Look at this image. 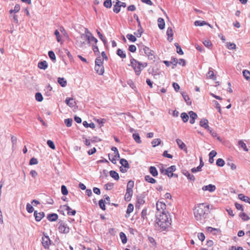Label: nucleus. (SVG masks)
Masks as SVG:
<instances>
[{
    "instance_id": "obj_36",
    "label": "nucleus",
    "mask_w": 250,
    "mask_h": 250,
    "mask_svg": "<svg viewBox=\"0 0 250 250\" xmlns=\"http://www.w3.org/2000/svg\"><path fill=\"white\" fill-rule=\"evenodd\" d=\"M145 179L146 181H147L149 183H150L151 184H154V183H156L155 179H154V178H153L149 175H146L145 177Z\"/></svg>"
},
{
    "instance_id": "obj_3",
    "label": "nucleus",
    "mask_w": 250,
    "mask_h": 250,
    "mask_svg": "<svg viewBox=\"0 0 250 250\" xmlns=\"http://www.w3.org/2000/svg\"><path fill=\"white\" fill-rule=\"evenodd\" d=\"M130 65L133 67L136 75L139 76L143 69L147 66V63L146 62L142 63L131 57L130 59Z\"/></svg>"
},
{
    "instance_id": "obj_59",
    "label": "nucleus",
    "mask_w": 250,
    "mask_h": 250,
    "mask_svg": "<svg viewBox=\"0 0 250 250\" xmlns=\"http://www.w3.org/2000/svg\"><path fill=\"white\" fill-rule=\"evenodd\" d=\"M134 183L133 181H132V180L129 181L127 183V185L126 189L132 190V188L134 187Z\"/></svg>"
},
{
    "instance_id": "obj_16",
    "label": "nucleus",
    "mask_w": 250,
    "mask_h": 250,
    "mask_svg": "<svg viewBox=\"0 0 250 250\" xmlns=\"http://www.w3.org/2000/svg\"><path fill=\"white\" fill-rule=\"evenodd\" d=\"M167 35L168 36L167 40L171 42L173 40V33L171 27H168L167 31Z\"/></svg>"
},
{
    "instance_id": "obj_10",
    "label": "nucleus",
    "mask_w": 250,
    "mask_h": 250,
    "mask_svg": "<svg viewBox=\"0 0 250 250\" xmlns=\"http://www.w3.org/2000/svg\"><path fill=\"white\" fill-rule=\"evenodd\" d=\"M44 213L43 212H38L37 210L34 211V216L35 220L37 222L40 221L42 218L44 216Z\"/></svg>"
},
{
    "instance_id": "obj_51",
    "label": "nucleus",
    "mask_w": 250,
    "mask_h": 250,
    "mask_svg": "<svg viewBox=\"0 0 250 250\" xmlns=\"http://www.w3.org/2000/svg\"><path fill=\"white\" fill-rule=\"evenodd\" d=\"M73 120L71 118H68L64 120V124L67 127H70L72 125Z\"/></svg>"
},
{
    "instance_id": "obj_39",
    "label": "nucleus",
    "mask_w": 250,
    "mask_h": 250,
    "mask_svg": "<svg viewBox=\"0 0 250 250\" xmlns=\"http://www.w3.org/2000/svg\"><path fill=\"white\" fill-rule=\"evenodd\" d=\"M182 96L184 99L185 102L187 103V104L190 105L191 104V102L188 95H187L185 93H183Z\"/></svg>"
},
{
    "instance_id": "obj_64",
    "label": "nucleus",
    "mask_w": 250,
    "mask_h": 250,
    "mask_svg": "<svg viewBox=\"0 0 250 250\" xmlns=\"http://www.w3.org/2000/svg\"><path fill=\"white\" fill-rule=\"evenodd\" d=\"M114 186V184L112 183H108L105 185V189L106 190H111Z\"/></svg>"
},
{
    "instance_id": "obj_26",
    "label": "nucleus",
    "mask_w": 250,
    "mask_h": 250,
    "mask_svg": "<svg viewBox=\"0 0 250 250\" xmlns=\"http://www.w3.org/2000/svg\"><path fill=\"white\" fill-rule=\"evenodd\" d=\"M178 146L181 149L185 150L186 149V146L185 143L180 139H177L176 140Z\"/></svg>"
},
{
    "instance_id": "obj_44",
    "label": "nucleus",
    "mask_w": 250,
    "mask_h": 250,
    "mask_svg": "<svg viewBox=\"0 0 250 250\" xmlns=\"http://www.w3.org/2000/svg\"><path fill=\"white\" fill-rule=\"evenodd\" d=\"M181 117L184 123L188 122L189 119L188 115L185 112H183L181 114Z\"/></svg>"
},
{
    "instance_id": "obj_55",
    "label": "nucleus",
    "mask_w": 250,
    "mask_h": 250,
    "mask_svg": "<svg viewBox=\"0 0 250 250\" xmlns=\"http://www.w3.org/2000/svg\"><path fill=\"white\" fill-rule=\"evenodd\" d=\"M161 140L160 139H155L152 141L151 143L152 144L153 146L155 147L160 145L161 144Z\"/></svg>"
},
{
    "instance_id": "obj_5",
    "label": "nucleus",
    "mask_w": 250,
    "mask_h": 250,
    "mask_svg": "<svg viewBox=\"0 0 250 250\" xmlns=\"http://www.w3.org/2000/svg\"><path fill=\"white\" fill-rule=\"evenodd\" d=\"M140 52H141V54H142L143 55L145 54L146 56H147L149 59H153V51L150 50L148 47L143 45L140 49Z\"/></svg>"
},
{
    "instance_id": "obj_30",
    "label": "nucleus",
    "mask_w": 250,
    "mask_h": 250,
    "mask_svg": "<svg viewBox=\"0 0 250 250\" xmlns=\"http://www.w3.org/2000/svg\"><path fill=\"white\" fill-rule=\"evenodd\" d=\"M110 176L114 178L115 180H118L119 179V174L114 170H111L109 172Z\"/></svg>"
},
{
    "instance_id": "obj_11",
    "label": "nucleus",
    "mask_w": 250,
    "mask_h": 250,
    "mask_svg": "<svg viewBox=\"0 0 250 250\" xmlns=\"http://www.w3.org/2000/svg\"><path fill=\"white\" fill-rule=\"evenodd\" d=\"M202 189L204 191L208 190L210 192H212L215 190L216 187L215 185L209 184L208 185L203 186Z\"/></svg>"
},
{
    "instance_id": "obj_56",
    "label": "nucleus",
    "mask_w": 250,
    "mask_h": 250,
    "mask_svg": "<svg viewBox=\"0 0 250 250\" xmlns=\"http://www.w3.org/2000/svg\"><path fill=\"white\" fill-rule=\"evenodd\" d=\"M99 205L102 210H104L105 209V201L103 199H101L99 201Z\"/></svg>"
},
{
    "instance_id": "obj_37",
    "label": "nucleus",
    "mask_w": 250,
    "mask_h": 250,
    "mask_svg": "<svg viewBox=\"0 0 250 250\" xmlns=\"http://www.w3.org/2000/svg\"><path fill=\"white\" fill-rule=\"evenodd\" d=\"M126 36L128 40L133 42H135L137 40L135 36L131 34H127Z\"/></svg>"
},
{
    "instance_id": "obj_1",
    "label": "nucleus",
    "mask_w": 250,
    "mask_h": 250,
    "mask_svg": "<svg viewBox=\"0 0 250 250\" xmlns=\"http://www.w3.org/2000/svg\"><path fill=\"white\" fill-rule=\"evenodd\" d=\"M209 212V205L206 203L198 204L194 209L195 218L201 224L205 223Z\"/></svg>"
},
{
    "instance_id": "obj_15",
    "label": "nucleus",
    "mask_w": 250,
    "mask_h": 250,
    "mask_svg": "<svg viewBox=\"0 0 250 250\" xmlns=\"http://www.w3.org/2000/svg\"><path fill=\"white\" fill-rule=\"evenodd\" d=\"M66 104L71 107H74L76 103L72 98H67L65 101Z\"/></svg>"
},
{
    "instance_id": "obj_27",
    "label": "nucleus",
    "mask_w": 250,
    "mask_h": 250,
    "mask_svg": "<svg viewBox=\"0 0 250 250\" xmlns=\"http://www.w3.org/2000/svg\"><path fill=\"white\" fill-rule=\"evenodd\" d=\"M149 171L153 177H156L158 175V171L155 167L151 166L149 168Z\"/></svg>"
},
{
    "instance_id": "obj_43",
    "label": "nucleus",
    "mask_w": 250,
    "mask_h": 250,
    "mask_svg": "<svg viewBox=\"0 0 250 250\" xmlns=\"http://www.w3.org/2000/svg\"><path fill=\"white\" fill-rule=\"evenodd\" d=\"M207 76L208 78L215 80L216 79V76L214 75L213 72L212 70H209L207 74Z\"/></svg>"
},
{
    "instance_id": "obj_63",
    "label": "nucleus",
    "mask_w": 250,
    "mask_h": 250,
    "mask_svg": "<svg viewBox=\"0 0 250 250\" xmlns=\"http://www.w3.org/2000/svg\"><path fill=\"white\" fill-rule=\"evenodd\" d=\"M170 62L171 64L173 65L172 68H174V67L176 66L177 64L178 63V60L176 58H171Z\"/></svg>"
},
{
    "instance_id": "obj_48",
    "label": "nucleus",
    "mask_w": 250,
    "mask_h": 250,
    "mask_svg": "<svg viewBox=\"0 0 250 250\" xmlns=\"http://www.w3.org/2000/svg\"><path fill=\"white\" fill-rule=\"evenodd\" d=\"M35 99L38 102H42L43 100V97L40 92H37L35 94Z\"/></svg>"
},
{
    "instance_id": "obj_12",
    "label": "nucleus",
    "mask_w": 250,
    "mask_h": 250,
    "mask_svg": "<svg viewBox=\"0 0 250 250\" xmlns=\"http://www.w3.org/2000/svg\"><path fill=\"white\" fill-rule=\"evenodd\" d=\"M166 205L165 203L161 202H158L156 203V208L157 210L164 212V210L166 209Z\"/></svg>"
},
{
    "instance_id": "obj_20",
    "label": "nucleus",
    "mask_w": 250,
    "mask_h": 250,
    "mask_svg": "<svg viewBox=\"0 0 250 250\" xmlns=\"http://www.w3.org/2000/svg\"><path fill=\"white\" fill-rule=\"evenodd\" d=\"M183 173L184 175H185L187 178L191 181L194 182L195 180V177L193 175L190 174L189 172L187 170H185L183 172Z\"/></svg>"
},
{
    "instance_id": "obj_54",
    "label": "nucleus",
    "mask_w": 250,
    "mask_h": 250,
    "mask_svg": "<svg viewBox=\"0 0 250 250\" xmlns=\"http://www.w3.org/2000/svg\"><path fill=\"white\" fill-rule=\"evenodd\" d=\"M216 165L220 167H222L224 166L225 165V161L221 158H219L217 160Z\"/></svg>"
},
{
    "instance_id": "obj_23",
    "label": "nucleus",
    "mask_w": 250,
    "mask_h": 250,
    "mask_svg": "<svg viewBox=\"0 0 250 250\" xmlns=\"http://www.w3.org/2000/svg\"><path fill=\"white\" fill-rule=\"evenodd\" d=\"M120 3L121 1L117 0L116 4L113 6V10L116 13H119L121 10V5L119 4Z\"/></svg>"
},
{
    "instance_id": "obj_28",
    "label": "nucleus",
    "mask_w": 250,
    "mask_h": 250,
    "mask_svg": "<svg viewBox=\"0 0 250 250\" xmlns=\"http://www.w3.org/2000/svg\"><path fill=\"white\" fill-rule=\"evenodd\" d=\"M64 207H66V208L65 209L67 211V214L68 215H75L76 213V211L75 210H73L72 209V208L68 206L67 205H65L64 206Z\"/></svg>"
},
{
    "instance_id": "obj_8",
    "label": "nucleus",
    "mask_w": 250,
    "mask_h": 250,
    "mask_svg": "<svg viewBox=\"0 0 250 250\" xmlns=\"http://www.w3.org/2000/svg\"><path fill=\"white\" fill-rule=\"evenodd\" d=\"M58 229L61 233H67L69 232V228L63 223L61 224Z\"/></svg>"
},
{
    "instance_id": "obj_60",
    "label": "nucleus",
    "mask_w": 250,
    "mask_h": 250,
    "mask_svg": "<svg viewBox=\"0 0 250 250\" xmlns=\"http://www.w3.org/2000/svg\"><path fill=\"white\" fill-rule=\"evenodd\" d=\"M61 191L63 195H66L68 194V192L65 186L62 185L61 187Z\"/></svg>"
},
{
    "instance_id": "obj_53",
    "label": "nucleus",
    "mask_w": 250,
    "mask_h": 250,
    "mask_svg": "<svg viewBox=\"0 0 250 250\" xmlns=\"http://www.w3.org/2000/svg\"><path fill=\"white\" fill-rule=\"evenodd\" d=\"M97 33L100 39L103 41L104 44L105 45L107 43V42H106V40H105V39L104 38V37L103 36V35L100 33V32L98 30H97Z\"/></svg>"
},
{
    "instance_id": "obj_17",
    "label": "nucleus",
    "mask_w": 250,
    "mask_h": 250,
    "mask_svg": "<svg viewBox=\"0 0 250 250\" xmlns=\"http://www.w3.org/2000/svg\"><path fill=\"white\" fill-rule=\"evenodd\" d=\"M58 218V215L56 213H50L47 215V219L51 222L56 221Z\"/></svg>"
},
{
    "instance_id": "obj_45",
    "label": "nucleus",
    "mask_w": 250,
    "mask_h": 250,
    "mask_svg": "<svg viewBox=\"0 0 250 250\" xmlns=\"http://www.w3.org/2000/svg\"><path fill=\"white\" fill-rule=\"evenodd\" d=\"M132 136L134 140L136 141V142H137V143H141V140L140 139V137L138 133H134L133 134Z\"/></svg>"
},
{
    "instance_id": "obj_13",
    "label": "nucleus",
    "mask_w": 250,
    "mask_h": 250,
    "mask_svg": "<svg viewBox=\"0 0 250 250\" xmlns=\"http://www.w3.org/2000/svg\"><path fill=\"white\" fill-rule=\"evenodd\" d=\"M188 114L190 118L189 123L191 124H194L195 123V120L197 118V114L192 111H190L188 112Z\"/></svg>"
},
{
    "instance_id": "obj_57",
    "label": "nucleus",
    "mask_w": 250,
    "mask_h": 250,
    "mask_svg": "<svg viewBox=\"0 0 250 250\" xmlns=\"http://www.w3.org/2000/svg\"><path fill=\"white\" fill-rule=\"evenodd\" d=\"M103 62L101 57H98L95 60V65H103Z\"/></svg>"
},
{
    "instance_id": "obj_31",
    "label": "nucleus",
    "mask_w": 250,
    "mask_h": 250,
    "mask_svg": "<svg viewBox=\"0 0 250 250\" xmlns=\"http://www.w3.org/2000/svg\"><path fill=\"white\" fill-rule=\"evenodd\" d=\"M195 26H203L204 25H208L209 27H211L210 24L203 21H196L194 22Z\"/></svg>"
},
{
    "instance_id": "obj_2",
    "label": "nucleus",
    "mask_w": 250,
    "mask_h": 250,
    "mask_svg": "<svg viewBox=\"0 0 250 250\" xmlns=\"http://www.w3.org/2000/svg\"><path fill=\"white\" fill-rule=\"evenodd\" d=\"M156 217V224L162 230H166L171 225V218L169 219L167 215L164 212L157 213Z\"/></svg>"
},
{
    "instance_id": "obj_58",
    "label": "nucleus",
    "mask_w": 250,
    "mask_h": 250,
    "mask_svg": "<svg viewBox=\"0 0 250 250\" xmlns=\"http://www.w3.org/2000/svg\"><path fill=\"white\" fill-rule=\"evenodd\" d=\"M26 208L28 213H32L34 211L33 206L29 203L27 204Z\"/></svg>"
},
{
    "instance_id": "obj_46",
    "label": "nucleus",
    "mask_w": 250,
    "mask_h": 250,
    "mask_svg": "<svg viewBox=\"0 0 250 250\" xmlns=\"http://www.w3.org/2000/svg\"><path fill=\"white\" fill-rule=\"evenodd\" d=\"M83 125L85 127H90L91 128H94L95 127V124L93 123H91L90 124L87 123L86 121H84L83 122Z\"/></svg>"
},
{
    "instance_id": "obj_38",
    "label": "nucleus",
    "mask_w": 250,
    "mask_h": 250,
    "mask_svg": "<svg viewBox=\"0 0 250 250\" xmlns=\"http://www.w3.org/2000/svg\"><path fill=\"white\" fill-rule=\"evenodd\" d=\"M144 31L143 28H141L140 29H138L136 32H134V35L136 36L137 37L140 38L141 37Z\"/></svg>"
},
{
    "instance_id": "obj_61",
    "label": "nucleus",
    "mask_w": 250,
    "mask_h": 250,
    "mask_svg": "<svg viewBox=\"0 0 250 250\" xmlns=\"http://www.w3.org/2000/svg\"><path fill=\"white\" fill-rule=\"evenodd\" d=\"M47 144L49 146V147H50L51 149H55V144L52 141L50 140H48L47 141Z\"/></svg>"
},
{
    "instance_id": "obj_40",
    "label": "nucleus",
    "mask_w": 250,
    "mask_h": 250,
    "mask_svg": "<svg viewBox=\"0 0 250 250\" xmlns=\"http://www.w3.org/2000/svg\"><path fill=\"white\" fill-rule=\"evenodd\" d=\"M117 54L120 56L121 58H125L126 57V54L121 49H118L117 51Z\"/></svg>"
},
{
    "instance_id": "obj_4",
    "label": "nucleus",
    "mask_w": 250,
    "mask_h": 250,
    "mask_svg": "<svg viewBox=\"0 0 250 250\" xmlns=\"http://www.w3.org/2000/svg\"><path fill=\"white\" fill-rule=\"evenodd\" d=\"M86 41H87L89 45H90V36L85 34H82L80 40H77V44L80 48H83L86 44Z\"/></svg>"
},
{
    "instance_id": "obj_52",
    "label": "nucleus",
    "mask_w": 250,
    "mask_h": 250,
    "mask_svg": "<svg viewBox=\"0 0 250 250\" xmlns=\"http://www.w3.org/2000/svg\"><path fill=\"white\" fill-rule=\"evenodd\" d=\"M104 5L107 8H109L112 6V2L111 0H105L104 2Z\"/></svg>"
},
{
    "instance_id": "obj_47",
    "label": "nucleus",
    "mask_w": 250,
    "mask_h": 250,
    "mask_svg": "<svg viewBox=\"0 0 250 250\" xmlns=\"http://www.w3.org/2000/svg\"><path fill=\"white\" fill-rule=\"evenodd\" d=\"M48 56L53 62H54L56 61V56L54 52L53 51H49L48 52Z\"/></svg>"
},
{
    "instance_id": "obj_35",
    "label": "nucleus",
    "mask_w": 250,
    "mask_h": 250,
    "mask_svg": "<svg viewBox=\"0 0 250 250\" xmlns=\"http://www.w3.org/2000/svg\"><path fill=\"white\" fill-rule=\"evenodd\" d=\"M238 145L242 147L245 151H248V149L247 147L246 144L243 140H240L238 142Z\"/></svg>"
},
{
    "instance_id": "obj_18",
    "label": "nucleus",
    "mask_w": 250,
    "mask_h": 250,
    "mask_svg": "<svg viewBox=\"0 0 250 250\" xmlns=\"http://www.w3.org/2000/svg\"><path fill=\"white\" fill-rule=\"evenodd\" d=\"M95 70L99 75H103L104 73V67L103 65H95Z\"/></svg>"
},
{
    "instance_id": "obj_50",
    "label": "nucleus",
    "mask_w": 250,
    "mask_h": 250,
    "mask_svg": "<svg viewBox=\"0 0 250 250\" xmlns=\"http://www.w3.org/2000/svg\"><path fill=\"white\" fill-rule=\"evenodd\" d=\"M20 8H21L20 5L19 4H16L14 7V9L11 10L10 11V13H17L20 11Z\"/></svg>"
},
{
    "instance_id": "obj_49",
    "label": "nucleus",
    "mask_w": 250,
    "mask_h": 250,
    "mask_svg": "<svg viewBox=\"0 0 250 250\" xmlns=\"http://www.w3.org/2000/svg\"><path fill=\"white\" fill-rule=\"evenodd\" d=\"M133 209H134L133 205L132 204H129L127 206V208L126 212L127 214L129 215V214L133 211Z\"/></svg>"
},
{
    "instance_id": "obj_29",
    "label": "nucleus",
    "mask_w": 250,
    "mask_h": 250,
    "mask_svg": "<svg viewBox=\"0 0 250 250\" xmlns=\"http://www.w3.org/2000/svg\"><path fill=\"white\" fill-rule=\"evenodd\" d=\"M120 163L121 165H122V167H123L127 168H129V164H128V162L127 161V160H125V159H124V158L121 159L120 161Z\"/></svg>"
},
{
    "instance_id": "obj_62",
    "label": "nucleus",
    "mask_w": 250,
    "mask_h": 250,
    "mask_svg": "<svg viewBox=\"0 0 250 250\" xmlns=\"http://www.w3.org/2000/svg\"><path fill=\"white\" fill-rule=\"evenodd\" d=\"M54 34L56 37L57 42H60L61 41V35L60 34L59 31L58 30H56L55 31Z\"/></svg>"
},
{
    "instance_id": "obj_41",
    "label": "nucleus",
    "mask_w": 250,
    "mask_h": 250,
    "mask_svg": "<svg viewBox=\"0 0 250 250\" xmlns=\"http://www.w3.org/2000/svg\"><path fill=\"white\" fill-rule=\"evenodd\" d=\"M174 45L176 47L177 49V53L179 54V55H183L184 52L181 47V46L179 45L178 43H175Z\"/></svg>"
},
{
    "instance_id": "obj_14",
    "label": "nucleus",
    "mask_w": 250,
    "mask_h": 250,
    "mask_svg": "<svg viewBox=\"0 0 250 250\" xmlns=\"http://www.w3.org/2000/svg\"><path fill=\"white\" fill-rule=\"evenodd\" d=\"M133 194V190L126 189L125 199L126 201H130Z\"/></svg>"
},
{
    "instance_id": "obj_19",
    "label": "nucleus",
    "mask_w": 250,
    "mask_h": 250,
    "mask_svg": "<svg viewBox=\"0 0 250 250\" xmlns=\"http://www.w3.org/2000/svg\"><path fill=\"white\" fill-rule=\"evenodd\" d=\"M238 198L246 203H248L250 204V198L247 196H245L243 194L240 193L238 194Z\"/></svg>"
},
{
    "instance_id": "obj_7",
    "label": "nucleus",
    "mask_w": 250,
    "mask_h": 250,
    "mask_svg": "<svg viewBox=\"0 0 250 250\" xmlns=\"http://www.w3.org/2000/svg\"><path fill=\"white\" fill-rule=\"evenodd\" d=\"M175 170L176 167L175 166H171L166 169L165 174L167 175L168 177L171 178L174 176V174H173V172Z\"/></svg>"
},
{
    "instance_id": "obj_34",
    "label": "nucleus",
    "mask_w": 250,
    "mask_h": 250,
    "mask_svg": "<svg viewBox=\"0 0 250 250\" xmlns=\"http://www.w3.org/2000/svg\"><path fill=\"white\" fill-rule=\"evenodd\" d=\"M243 75L245 78L247 80L250 81V72L247 70H244L243 71Z\"/></svg>"
},
{
    "instance_id": "obj_32",
    "label": "nucleus",
    "mask_w": 250,
    "mask_h": 250,
    "mask_svg": "<svg viewBox=\"0 0 250 250\" xmlns=\"http://www.w3.org/2000/svg\"><path fill=\"white\" fill-rule=\"evenodd\" d=\"M58 83L62 86L65 87L67 84V81L63 78L59 77L58 78Z\"/></svg>"
},
{
    "instance_id": "obj_22",
    "label": "nucleus",
    "mask_w": 250,
    "mask_h": 250,
    "mask_svg": "<svg viewBox=\"0 0 250 250\" xmlns=\"http://www.w3.org/2000/svg\"><path fill=\"white\" fill-rule=\"evenodd\" d=\"M158 27L161 30H162L165 28V22L164 21V20L163 18H159L158 19Z\"/></svg>"
},
{
    "instance_id": "obj_24",
    "label": "nucleus",
    "mask_w": 250,
    "mask_h": 250,
    "mask_svg": "<svg viewBox=\"0 0 250 250\" xmlns=\"http://www.w3.org/2000/svg\"><path fill=\"white\" fill-rule=\"evenodd\" d=\"M208 120L205 118H203L200 121L199 125L201 127L205 128L208 127Z\"/></svg>"
},
{
    "instance_id": "obj_21",
    "label": "nucleus",
    "mask_w": 250,
    "mask_h": 250,
    "mask_svg": "<svg viewBox=\"0 0 250 250\" xmlns=\"http://www.w3.org/2000/svg\"><path fill=\"white\" fill-rule=\"evenodd\" d=\"M38 66L41 69L45 70L48 67V64L45 61H43L39 62L38 63Z\"/></svg>"
},
{
    "instance_id": "obj_25",
    "label": "nucleus",
    "mask_w": 250,
    "mask_h": 250,
    "mask_svg": "<svg viewBox=\"0 0 250 250\" xmlns=\"http://www.w3.org/2000/svg\"><path fill=\"white\" fill-rule=\"evenodd\" d=\"M216 154L217 152L215 150H212L209 153L208 161L210 164H212L214 162L213 157H214Z\"/></svg>"
},
{
    "instance_id": "obj_33",
    "label": "nucleus",
    "mask_w": 250,
    "mask_h": 250,
    "mask_svg": "<svg viewBox=\"0 0 250 250\" xmlns=\"http://www.w3.org/2000/svg\"><path fill=\"white\" fill-rule=\"evenodd\" d=\"M119 235L120 238L122 240V242L123 244H125L127 242V239L125 233H124L123 232H121L120 233Z\"/></svg>"
},
{
    "instance_id": "obj_6",
    "label": "nucleus",
    "mask_w": 250,
    "mask_h": 250,
    "mask_svg": "<svg viewBox=\"0 0 250 250\" xmlns=\"http://www.w3.org/2000/svg\"><path fill=\"white\" fill-rule=\"evenodd\" d=\"M42 243L45 249L48 250L51 244V241L48 236L44 234L42 237Z\"/></svg>"
},
{
    "instance_id": "obj_42",
    "label": "nucleus",
    "mask_w": 250,
    "mask_h": 250,
    "mask_svg": "<svg viewBox=\"0 0 250 250\" xmlns=\"http://www.w3.org/2000/svg\"><path fill=\"white\" fill-rule=\"evenodd\" d=\"M239 216L244 221H248L250 219V217L244 212L240 213Z\"/></svg>"
},
{
    "instance_id": "obj_9",
    "label": "nucleus",
    "mask_w": 250,
    "mask_h": 250,
    "mask_svg": "<svg viewBox=\"0 0 250 250\" xmlns=\"http://www.w3.org/2000/svg\"><path fill=\"white\" fill-rule=\"evenodd\" d=\"M145 195L143 194L139 195L137 197V203L136 204V208H139L140 205H143L145 201L144 200Z\"/></svg>"
}]
</instances>
